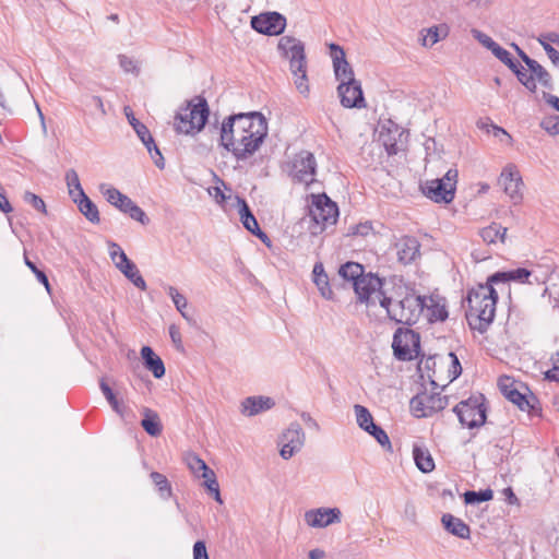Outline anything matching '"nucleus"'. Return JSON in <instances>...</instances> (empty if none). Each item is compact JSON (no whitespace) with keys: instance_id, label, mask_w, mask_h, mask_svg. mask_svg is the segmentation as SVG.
Instances as JSON below:
<instances>
[{"instance_id":"5","label":"nucleus","mask_w":559,"mask_h":559,"mask_svg":"<svg viewBox=\"0 0 559 559\" xmlns=\"http://www.w3.org/2000/svg\"><path fill=\"white\" fill-rule=\"evenodd\" d=\"M210 108L203 96H195L175 116L174 127L177 133L195 134L206 124Z\"/></svg>"},{"instance_id":"30","label":"nucleus","mask_w":559,"mask_h":559,"mask_svg":"<svg viewBox=\"0 0 559 559\" xmlns=\"http://www.w3.org/2000/svg\"><path fill=\"white\" fill-rule=\"evenodd\" d=\"M142 415L141 426L144 431L151 437H158L163 431V425L157 412L148 407H143Z\"/></svg>"},{"instance_id":"50","label":"nucleus","mask_w":559,"mask_h":559,"mask_svg":"<svg viewBox=\"0 0 559 559\" xmlns=\"http://www.w3.org/2000/svg\"><path fill=\"white\" fill-rule=\"evenodd\" d=\"M24 262H25V265L34 273L37 281L45 286L47 292H50V284H49V280H48V276L46 275V273L44 271L39 270L36 266V264L27 258L26 254L24 255Z\"/></svg>"},{"instance_id":"42","label":"nucleus","mask_w":559,"mask_h":559,"mask_svg":"<svg viewBox=\"0 0 559 559\" xmlns=\"http://www.w3.org/2000/svg\"><path fill=\"white\" fill-rule=\"evenodd\" d=\"M64 179L72 200H74V198H79L80 194L85 193L81 186L79 175L73 168L67 170Z\"/></svg>"},{"instance_id":"43","label":"nucleus","mask_w":559,"mask_h":559,"mask_svg":"<svg viewBox=\"0 0 559 559\" xmlns=\"http://www.w3.org/2000/svg\"><path fill=\"white\" fill-rule=\"evenodd\" d=\"M124 111L129 123L132 126L139 139L141 141L145 139L152 141V134L147 127L134 117L133 112L130 110L129 107H126Z\"/></svg>"},{"instance_id":"53","label":"nucleus","mask_w":559,"mask_h":559,"mask_svg":"<svg viewBox=\"0 0 559 559\" xmlns=\"http://www.w3.org/2000/svg\"><path fill=\"white\" fill-rule=\"evenodd\" d=\"M24 201L26 203L31 204L35 210H37L44 214H47L46 204L39 195H37L33 192L26 191L24 193Z\"/></svg>"},{"instance_id":"57","label":"nucleus","mask_w":559,"mask_h":559,"mask_svg":"<svg viewBox=\"0 0 559 559\" xmlns=\"http://www.w3.org/2000/svg\"><path fill=\"white\" fill-rule=\"evenodd\" d=\"M372 223L367 221L365 223L356 224L355 226L350 227L349 234L355 236H362L366 237L372 231Z\"/></svg>"},{"instance_id":"59","label":"nucleus","mask_w":559,"mask_h":559,"mask_svg":"<svg viewBox=\"0 0 559 559\" xmlns=\"http://www.w3.org/2000/svg\"><path fill=\"white\" fill-rule=\"evenodd\" d=\"M499 388H500V391L501 393L503 394V396L507 399L508 396H510V391H516L519 390L514 383V381H512L509 377H504V378H501L499 380Z\"/></svg>"},{"instance_id":"32","label":"nucleus","mask_w":559,"mask_h":559,"mask_svg":"<svg viewBox=\"0 0 559 559\" xmlns=\"http://www.w3.org/2000/svg\"><path fill=\"white\" fill-rule=\"evenodd\" d=\"M313 282L317 285L320 294L323 298L328 300L333 299V290L329 283V276L325 273L322 263H316L313 266Z\"/></svg>"},{"instance_id":"64","label":"nucleus","mask_w":559,"mask_h":559,"mask_svg":"<svg viewBox=\"0 0 559 559\" xmlns=\"http://www.w3.org/2000/svg\"><path fill=\"white\" fill-rule=\"evenodd\" d=\"M545 379L559 383V366L552 365V368L545 372Z\"/></svg>"},{"instance_id":"1","label":"nucleus","mask_w":559,"mask_h":559,"mask_svg":"<svg viewBox=\"0 0 559 559\" xmlns=\"http://www.w3.org/2000/svg\"><path fill=\"white\" fill-rule=\"evenodd\" d=\"M467 310L466 320L472 330L485 333L495 319L498 293L489 278L485 284L472 288L466 297Z\"/></svg>"},{"instance_id":"22","label":"nucleus","mask_w":559,"mask_h":559,"mask_svg":"<svg viewBox=\"0 0 559 559\" xmlns=\"http://www.w3.org/2000/svg\"><path fill=\"white\" fill-rule=\"evenodd\" d=\"M342 512L338 508H318L305 513V521L311 527H326L341 522Z\"/></svg>"},{"instance_id":"9","label":"nucleus","mask_w":559,"mask_h":559,"mask_svg":"<svg viewBox=\"0 0 559 559\" xmlns=\"http://www.w3.org/2000/svg\"><path fill=\"white\" fill-rule=\"evenodd\" d=\"M457 170L449 169L443 178L427 181L421 187L424 194L437 203H450L454 199Z\"/></svg>"},{"instance_id":"51","label":"nucleus","mask_w":559,"mask_h":559,"mask_svg":"<svg viewBox=\"0 0 559 559\" xmlns=\"http://www.w3.org/2000/svg\"><path fill=\"white\" fill-rule=\"evenodd\" d=\"M540 128L550 135L559 134V116H547L540 121Z\"/></svg>"},{"instance_id":"3","label":"nucleus","mask_w":559,"mask_h":559,"mask_svg":"<svg viewBox=\"0 0 559 559\" xmlns=\"http://www.w3.org/2000/svg\"><path fill=\"white\" fill-rule=\"evenodd\" d=\"M380 306L385 309L386 316L391 321L412 326L418 321L426 307V297L416 296L411 292L394 302L392 297L383 295L380 298Z\"/></svg>"},{"instance_id":"60","label":"nucleus","mask_w":559,"mask_h":559,"mask_svg":"<svg viewBox=\"0 0 559 559\" xmlns=\"http://www.w3.org/2000/svg\"><path fill=\"white\" fill-rule=\"evenodd\" d=\"M169 336H170L171 342L175 345L176 349L182 352L183 345H182V340H181V333L175 324H171L169 326Z\"/></svg>"},{"instance_id":"18","label":"nucleus","mask_w":559,"mask_h":559,"mask_svg":"<svg viewBox=\"0 0 559 559\" xmlns=\"http://www.w3.org/2000/svg\"><path fill=\"white\" fill-rule=\"evenodd\" d=\"M305 432L298 423H292L280 437V454L284 460L290 459L299 452L305 444Z\"/></svg>"},{"instance_id":"25","label":"nucleus","mask_w":559,"mask_h":559,"mask_svg":"<svg viewBox=\"0 0 559 559\" xmlns=\"http://www.w3.org/2000/svg\"><path fill=\"white\" fill-rule=\"evenodd\" d=\"M230 117H237L239 126L243 129V134L249 135L251 131H257L258 127L265 131V138L267 136V121L265 117L259 111L239 112L233 114Z\"/></svg>"},{"instance_id":"56","label":"nucleus","mask_w":559,"mask_h":559,"mask_svg":"<svg viewBox=\"0 0 559 559\" xmlns=\"http://www.w3.org/2000/svg\"><path fill=\"white\" fill-rule=\"evenodd\" d=\"M449 357L451 358V368L449 369L450 381H453L461 376L462 366L455 353L450 352Z\"/></svg>"},{"instance_id":"54","label":"nucleus","mask_w":559,"mask_h":559,"mask_svg":"<svg viewBox=\"0 0 559 559\" xmlns=\"http://www.w3.org/2000/svg\"><path fill=\"white\" fill-rule=\"evenodd\" d=\"M186 462L190 471L195 475L206 466V463L194 453L188 454Z\"/></svg>"},{"instance_id":"40","label":"nucleus","mask_w":559,"mask_h":559,"mask_svg":"<svg viewBox=\"0 0 559 559\" xmlns=\"http://www.w3.org/2000/svg\"><path fill=\"white\" fill-rule=\"evenodd\" d=\"M448 35V27L445 25L431 26L426 29V35L423 36V46L432 47L439 40Z\"/></svg>"},{"instance_id":"26","label":"nucleus","mask_w":559,"mask_h":559,"mask_svg":"<svg viewBox=\"0 0 559 559\" xmlns=\"http://www.w3.org/2000/svg\"><path fill=\"white\" fill-rule=\"evenodd\" d=\"M532 276V272L525 267H518L509 271H498L491 274L489 278V283L491 284H500L508 282H515L520 284H533L530 280Z\"/></svg>"},{"instance_id":"11","label":"nucleus","mask_w":559,"mask_h":559,"mask_svg":"<svg viewBox=\"0 0 559 559\" xmlns=\"http://www.w3.org/2000/svg\"><path fill=\"white\" fill-rule=\"evenodd\" d=\"M448 404L449 396L424 391L412 397L409 407L415 417L425 418L441 412Z\"/></svg>"},{"instance_id":"15","label":"nucleus","mask_w":559,"mask_h":559,"mask_svg":"<svg viewBox=\"0 0 559 559\" xmlns=\"http://www.w3.org/2000/svg\"><path fill=\"white\" fill-rule=\"evenodd\" d=\"M492 55L515 74L518 81L528 92L535 93L537 91V84L535 83L533 75H527V72L523 66L516 59H514L507 49L498 44L493 49Z\"/></svg>"},{"instance_id":"36","label":"nucleus","mask_w":559,"mask_h":559,"mask_svg":"<svg viewBox=\"0 0 559 559\" xmlns=\"http://www.w3.org/2000/svg\"><path fill=\"white\" fill-rule=\"evenodd\" d=\"M534 80L538 81L543 87L546 90L552 91L555 88L554 80L551 74L536 60H534L527 67Z\"/></svg>"},{"instance_id":"35","label":"nucleus","mask_w":559,"mask_h":559,"mask_svg":"<svg viewBox=\"0 0 559 559\" xmlns=\"http://www.w3.org/2000/svg\"><path fill=\"white\" fill-rule=\"evenodd\" d=\"M506 235L507 228L497 223H491L489 226L479 230V236L481 237L483 241L488 245L496 243L497 240H500L503 243L506 240Z\"/></svg>"},{"instance_id":"44","label":"nucleus","mask_w":559,"mask_h":559,"mask_svg":"<svg viewBox=\"0 0 559 559\" xmlns=\"http://www.w3.org/2000/svg\"><path fill=\"white\" fill-rule=\"evenodd\" d=\"M121 273L139 289L146 290L147 285L144 281L143 276L141 275L138 266L135 263H131V265H128L124 267Z\"/></svg>"},{"instance_id":"63","label":"nucleus","mask_w":559,"mask_h":559,"mask_svg":"<svg viewBox=\"0 0 559 559\" xmlns=\"http://www.w3.org/2000/svg\"><path fill=\"white\" fill-rule=\"evenodd\" d=\"M543 98L554 109L559 111V97L547 92H543Z\"/></svg>"},{"instance_id":"24","label":"nucleus","mask_w":559,"mask_h":559,"mask_svg":"<svg viewBox=\"0 0 559 559\" xmlns=\"http://www.w3.org/2000/svg\"><path fill=\"white\" fill-rule=\"evenodd\" d=\"M397 260L407 265L413 263L420 255V243L413 236H403L395 242Z\"/></svg>"},{"instance_id":"52","label":"nucleus","mask_w":559,"mask_h":559,"mask_svg":"<svg viewBox=\"0 0 559 559\" xmlns=\"http://www.w3.org/2000/svg\"><path fill=\"white\" fill-rule=\"evenodd\" d=\"M472 35L473 37L479 43L481 44L484 47H486L488 50H490L491 52L493 51V49L496 48V46L498 45V43H496L490 36H488L487 34L483 33L479 29H476V28H473L472 29Z\"/></svg>"},{"instance_id":"2","label":"nucleus","mask_w":559,"mask_h":559,"mask_svg":"<svg viewBox=\"0 0 559 559\" xmlns=\"http://www.w3.org/2000/svg\"><path fill=\"white\" fill-rule=\"evenodd\" d=\"M335 78L340 81L337 93L345 108H365L366 102L361 84L354 76V70L347 62L344 49L337 44H330Z\"/></svg>"},{"instance_id":"41","label":"nucleus","mask_w":559,"mask_h":559,"mask_svg":"<svg viewBox=\"0 0 559 559\" xmlns=\"http://www.w3.org/2000/svg\"><path fill=\"white\" fill-rule=\"evenodd\" d=\"M466 504H478L490 501L493 498V491L489 488L484 490H467L463 495Z\"/></svg>"},{"instance_id":"14","label":"nucleus","mask_w":559,"mask_h":559,"mask_svg":"<svg viewBox=\"0 0 559 559\" xmlns=\"http://www.w3.org/2000/svg\"><path fill=\"white\" fill-rule=\"evenodd\" d=\"M407 140V132L391 119L381 124L379 141L388 155H396L403 150Z\"/></svg>"},{"instance_id":"33","label":"nucleus","mask_w":559,"mask_h":559,"mask_svg":"<svg viewBox=\"0 0 559 559\" xmlns=\"http://www.w3.org/2000/svg\"><path fill=\"white\" fill-rule=\"evenodd\" d=\"M413 457L417 468L423 473H430L435 469V461L428 449L414 445Z\"/></svg>"},{"instance_id":"34","label":"nucleus","mask_w":559,"mask_h":559,"mask_svg":"<svg viewBox=\"0 0 559 559\" xmlns=\"http://www.w3.org/2000/svg\"><path fill=\"white\" fill-rule=\"evenodd\" d=\"M425 308L428 310V320L430 322H443L449 317L444 298L430 297V305H426Z\"/></svg>"},{"instance_id":"10","label":"nucleus","mask_w":559,"mask_h":559,"mask_svg":"<svg viewBox=\"0 0 559 559\" xmlns=\"http://www.w3.org/2000/svg\"><path fill=\"white\" fill-rule=\"evenodd\" d=\"M394 356L402 361H408L419 355L420 335L411 329L399 328L392 342Z\"/></svg>"},{"instance_id":"7","label":"nucleus","mask_w":559,"mask_h":559,"mask_svg":"<svg viewBox=\"0 0 559 559\" xmlns=\"http://www.w3.org/2000/svg\"><path fill=\"white\" fill-rule=\"evenodd\" d=\"M309 214L316 224L312 234L317 235L337 222L338 207L325 193L312 194Z\"/></svg>"},{"instance_id":"23","label":"nucleus","mask_w":559,"mask_h":559,"mask_svg":"<svg viewBox=\"0 0 559 559\" xmlns=\"http://www.w3.org/2000/svg\"><path fill=\"white\" fill-rule=\"evenodd\" d=\"M238 205H239L240 221H241L243 227L248 231H250L252 235L258 237L264 245L270 247L271 240H270L269 236L266 235V233H264L260 228L258 221H257L255 216L253 215V213L251 212L246 200L238 198Z\"/></svg>"},{"instance_id":"17","label":"nucleus","mask_w":559,"mask_h":559,"mask_svg":"<svg viewBox=\"0 0 559 559\" xmlns=\"http://www.w3.org/2000/svg\"><path fill=\"white\" fill-rule=\"evenodd\" d=\"M251 27L263 35L276 36L284 32L286 17L278 12H265L251 19Z\"/></svg>"},{"instance_id":"20","label":"nucleus","mask_w":559,"mask_h":559,"mask_svg":"<svg viewBox=\"0 0 559 559\" xmlns=\"http://www.w3.org/2000/svg\"><path fill=\"white\" fill-rule=\"evenodd\" d=\"M241 135H243V129L239 126L237 117L229 115L224 118L219 131V145L233 155L236 150L235 144Z\"/></svg>"},{"instance_id":"31","label":"nucleus","mask_w":559,"mask_h":559,"mask_svg":"<svg viewBox=\"0 0 559 559\" xmlns=\"http://www.w3.org/2000/svg\"><path fill=\"white\" fill-rule=\"evenodd\" d=\"M72 201L76 203L79 211L87 221L93 224H98L100 222L99 211L96 204L85 193L80 194L79 198H74Z\"/></svg>"},{"instance_id":"37","label":"nucleus","mask_w":559,"mask_h":559,"mask_svg":"<svg viewBox=\"0 0 559 559\" xmlns=\"http://www.w3.org/2000/svg\"><path fill=\"white\" fill-rule=\"evenodd\" d=\"M365 267L362 264L358 262L348 261L341 265L338 270V274L345 281H349L353 283V287H355V282L364 275Z\"/></svg>"},{"instance_id":"4","label":"nucleus","mask_w":559,"mask_h":559,"mask_svg":"<svg viewBox=\"0 0 559 559\" xmlns=\"http://www.w3.org/2000/svg\"><path fill=\"white\" fill-rule=\"evenodd\" d=\"M277 48L285 58L289 59V67L297 90L300 94L308 95L309 84L304 43L293 36H283L278 41Z\"/></svg>"},{"instance_id":"61","label":"nucleus","mask_w":559,"mask_h":559,"mask_svg":"<svg viewBox=\"0 0 559 559\" xmlns=\"http://www.w3.org/2000/svg\"><path fill=\"white\" fill-rule=\"evenodd\" d=\"M193 559H209L205 542H195L193 545Z\"/></svg>"},{"instance_id":"28","label":"nucleus","mask_w":559,"mask_h":559,"mask_svg":"<svg viewBox=\"0 0 559 559\" xmlns=\"http://www.w3.org/2000/svg\"><path fill=\"white\" fill-rule=\"evenodd\" d=\"M441 523L448 533L459 538L468 539L471 536L469 526L462 519L451 513H444L441 518Z\"/></svg>"},{"instance_id":"46","label":"nucleus","mask_w":559,"mask_h":559,"mask_svg":"<svg viewBox=\"0 0 559 559\" xmlns=\"http://www.w3.org/2000/svg\"><path fill=\"white\" fill-rule=\"evenodd\" d=\"M142 143L147 148V152H148L151 158L153 159L155 166L159 169H164L165 168V159H164V156L160 153L158 146L156 145L154 139L152 138V141L145 139L142 141Z\"/></svg>"},{"instance_id":"13","label":"nucleus","mask_w":559,"mask_h":559,"mask_svg":"<svg viewBox=\"0 0 559 559\" xmlns=\"http://www.w3.org/2000/svg\"><path fill=\"white\" fill-rule=\"evenodd\" d=\"M384 278L374 273H364V275L355 282L354 290L360 302L367 306L376 305L374 298L379 299L386 295L383 289Z\"/></svg>"},{"instance_id":"38","label":"nucleus","mask_w":559,"mask_h":559,"mask_svg":"<svg viewBox=\"0 0 559 559\" xmlns=\"http://www.w3.org/2000/svg\"><path fill=\"white\" fill-rule=\"evenodd\" d=\"M109 255L115 264V266L121 272L128 265H131L133 261H131L126 252L120 248V246L116 242L109 243Z\"/></svg>"},{"instance_id":"8","label":"nucleus","mask_w":559,"mask_h":559,"mask_svg":"<svg viewBox=\"0 0 559 559\" xmlns=\"http://www.w3.org/2000/svg\"><path fill=\"white\" fill-rule=\"evenodd\" d=\"M99 188L104 198L110 205L115 206L123 214H128L130 218L141 223L143 226L150 224L151 221L146 213L128 195L123 194L115 187L100 185Z\"/></svg>"},{"instance_id":"62","label":"nucleus","mask_w":559,"mask_h":559,"mask_svg":"<svg viewBox=\"0 0 559 559\" xmlns=\"http://www.w3.org/2000/svg\"><path fill=\"white\" fill-rule=\"evenodd\" d=\"M545 52L552 62V64L559 68V51L551 45H545Z\"/></svg>"},{"instance_id":"55","label":"nucleus","mask_w":559,"mask_h":559,"mask_svg":"<svg viewBox=\"0 0 559 559\" xmlns=\"http://www.w3.org/2000/svg\"><path fill=\"white\" fill-rule=\"evenodd\" d=\"M119 64L123 69V71L127 73L139 74V72H140V69H139L136 62L133 59L127 57L126 55L119 56Z\"/></svg>"},{"instance_id":"19","label":"nucleus","mask_w":559,"mask_h":559,"mask_svg":"<svg viewBox=\"0 0 559 559\" xmlns=\"http://www.w3.org/2000/svg\"><path fill=\"white\" fill-rule=\"evenodd\" d=\"M265 140V131L258 127L257 131H251L249 135H241L235 144V152L233 156L236 160H247L251 157L263 144Z\"/></svg>"},{"instance_id":"27","label":"nucleus","mask_w":559,"mask_h":559,"mask_svg":"<svg viewBox=\"0 0 559 559\" xmlns=\"http://www.w3.org/2000/svg\"><path fill=\"white\" fill-rule=\"evenodd\" d=\"M275 405L273 399L267 396H249L241 402V413L246 416H254L261 412L271 409Z\"/></svg>"},{"instance_id":"58","label":"nucleus","mask_w":559,"mask_h":559,"mask_svg":"<svg viewBox=\"0 0 559 559\" xmlns=\"http://www.w3.org/2000/svg\"><path fill=\"white\" fill-rule=\"evenodd\" d=\"M203 486L209 490V492L213 496V498L219 502L223 503V500L221 498V491H219V484L215 478L204 480Z\"/></svg>"},{"instance_id":"39","label":"nucleus","mask_w":559,"mask_h":559,"mask_svg":"<svg viewBox=\"0 0 559 559\" xmlns=\"http://www.w3.org/2000/svg\"><path fill=\"white\" fill-rule=\"evenodd\" d=\"M99 388H100V390H102L103 394L105 395V397H106L107 402L110 404V406H111L112 411H114L115 413H117L120 417H123V416H124V413H126L127 407H126L122 403H120V402L117 400V397H116V395H115L114 391H112V390H111V388H110V386L105 382V380H104V379H102V380L99 381Z\"/></svg>"},{"instance_id":"12","label":"nucleus","mask_w":559,"mask_h":559,"mask_svg":"<svg viewBox=\"0 0 559 559\" xmlns=\"http://www.w3.org/2000/svg\"><path fill=\"white\" fill-rule=\"evenodd\" d=\"M317 162L309 151H301L288 164V176L298 183L311 185L316 179Z\"/></svg>"},{"instance_id":"29","label":"nucleus","mask_w":559,"mask_h":559,"mask_svg":"<svg viewBox=\"0 0 559 559\" xmlns=\"http://www.w3.org/2000/svg\"><path fill=\"white\" fill-rule=\"evenodd\" d=\"M141 357L144 367L150 370L156 379L165 376V365L159 356H157L152 347L143 346L141 348Z\"/></svg>"},{"instance_id":"48","label":"nucleus","mask_w":559,"mask_h":559,"mask_svg":"<svg viewBox=\"0 0 559 559\" xmlns=\"http://www.w3.org/2000/svg\"><path fill=\"white\" fill-rule=\"evenodd\" d=\"M167 293L171 297L176 309L181 313V316L185 319L188 320L189 318H188L187 313L185 312V309L188 306L187 298L182 294H180L174 286H168Z\"/></svg>"},{"instance_id":"16","label":"nucleus","mask_w":559,"mask_h":559,"mask_svg":"<svg viewBox=\"0 0 559 559\" xmlns=\"http://www.w3.org/2000/svg\"><path fill=\"white\" fill-rule=\"evenodd\" d=\"M498 182L503 188L504 193L509 195L514 204H518L523 200L522 189L524 187V182L515 165H507L502 169Z\"/></svg>"},{"instance_id":"45","label":"nucleus","mask_w":559,"mask_h":559,"mask_svg":"<svg viewBox=\"0 0 559 559\" xmlns=\"http://www.w3.org/2000/svg\"><path fill=\"white\" fill-rule=\"evenodd\" d=\"M354 412L357 424L362 430L367 431L370 429V426L374 425L373 417L367 407L356 404L354 406Z\"/></svg>"},{"instance_id":"6","label":"nucleus","mask_w":559,"mask_h":559,"mask_svg":"<svg viewBox=\"0 0 559 559\" xmlns=\"http://www.w3.org/2000/svg\"><path fill=\"white\" fill-rule=\"evenodd\" d=\"M462 426L469 429L479 428L487 421V406L484 394H473L468 399L459 402L453 407Z\"/></svg>"},{"instance_id":"49","label":"nucleus","mask_w":559,"mask_h":559,"mask_svg":"<svg viewBox=\"0 0 559 559\" xmlns=\"http://www.w3.org/2000/svg\"><path fill=\"white\" fill-rule=\"evenodd\" d=\"M150 477L162 496H165V493L167 496L171 495V486L165 475L158 472H152Z\"/></svg>"},{"instance_id":"47","label":"nucleus","mask_w":559,"mask_h":559,"mask_svg":"<svg viewBox=\"0 0 559 559\" xmlns=\"http://www.w3.org/2000/svg\"><path fill=\"white\" fill-rule=\"evenodd\" d=\"M366 432L372 436L382 448L388 451H392L390 438L380 426L374 424L373 426H370V429H368Z\"/></svg>"},{"instance_id":"21","label":"nucleus","mask_w":559,"mask_h":559,"mask_svg":"<svg viewBox=\"0 0 559 559\" xmlns=\"http://www.w3.org/2000/svg\"><path fill=\"white\" fill-rule=\"evenodd\" d=\"M525 391L527 393L520 390L510 391V396L507 400L515 404L522 412H526L531 417H540L543 409L539 399L527 386H525Z\"/></svg>"}]
</instances>
